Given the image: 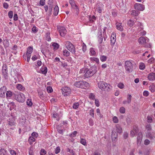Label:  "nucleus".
I'll return each instance as SVG.
<instances>
[{
	"label": "nucleus",
	"instance_id": "f257e3e1",
	"mask_svg": "<svg viewBox=\"0 0 155 155\" xmlns=\"http://www.w3.org/2000/svg\"><path fill=\"white\" fill-rule=\"evenodd\" d=\"M74 85L78 87L86 89V88L89 87V84L85 81H80L76 82L74 83Z\"/></svg>",
	"mask_w": 155,
	"mask_h": 155
},
{
	"label": "nucleus",
	"instance_id": "f03ea898",
	"mask_svg": "<svg viewBox=\"0 0 155 155\" xmlns=\"http://www.w3.org/2000/svg\"><path fill=\"white\" fill-rule=\"evenodd\" d=\"M98 87L101 90L109 91L111 89V86L104 81H100L98 84Z\"/></svg>",
	"mask_w": 155,
	"mask_h": 155
},
{
	"label": "nucleus",
	"instance_id": "7ed1b4c3",
	"mask_svg": "<svg viewBox=\"0 0 155 155\" xmlns=\"http://www.w3.org/2000/svg\"><path fill=\"white\" fill-rule=\"evenodd\" d=\"M66 48L72 53L75 52V48L73 45L70 41H65L64 42Z\"/></svg>",
	"mask_w": 155,
	"mask_h": 155
},
{
	"label": "nucleus",
	"instance_id": "20e7f679",
	"mask_svg": "<svg viewBox=\"0 0 155 155\" xmlns=\"http://www.w3.org/2000/svg\"><path fill=\"white\" fill-rule=\"evenodd\" d=\"M14 94L15 98L18 101L23 102L25 101V96L23 94L16 92Z\"/></svg>",
	"mask_w": 155,
	"mask_h": 155
},
{
	"label": "nucleus",
	"instance_id": "39448f33",
	"mask_svg": "<svg viewBox=\"0 0 155 155\" xmlns=\"http://www.w3.org/2000/svg\"><path fill=\"white\" fill-rule=\"evenodd\" d=\"M62 94L64 96H69L71 93V90L70 87H65L61 89Z\"/></svg>",
	"mask_w": 155,
	"mask_h": 155
},
{
	"label": "nucleus",
	"instance_id": "423d86ee",
	"mask_svg": "<svg viewBox=\"0 0 155 155\" xmlns=\"http://www.w3.org/2000/svg\"><path fill=\"white\" fill-rule=\"evenodd\" d=\"M84 73H85L84 77L86 78H88L93 76L95 72L93 71L91 69H86L84 70Z\"/></svg>",
	"mask_w": 155,
	"mask_h": 155
},
{
	"label": "nucleus",
	"instance_id": "0eeeda50",
	"mask_svg": "<svg viewBox=\"0 0 155 155\" xmlns=\"http://www.w3.org/2000/svg\"><path fill=\"white\" fill-rule=\"evenodd\" d=\"M125 68L126 70L129 73L132 72L133 67L132 63L130 61H128L125 62Z\"/></svg>",
	"mask_w": 155,
	"mask_h": 155
},
{
	"label": "nucleus",
	"instance_id": "6e6552de",
	"mask_svg": "<svg viewBox=\"0 0 155 155\" xmlns=\"http://www.w3.org/2000/svg\"><path fill=\"white\" fill-rule=\"evenodd\" d=\"M134 8L137 11H143L145 9L144 5L139 3H136L134 5Z\"/></svg>",
	"mask_w": 155,
	"mask_h": 155
},
{
	"label": "nucleus",
	"instance_id": "1a4fd4ad",
	"mask_svg": "<svg viewBox=\"0 0 155 155\" xmlns=\"http://www.w3.org/2000/svg\"><path fill=\"white\" fill-rule=\"evenodd\" d=\"M60 35L62 37L64 36L66 34V30L65 28L63 27H60L58 28Z\"/></svg>",
	"mask_w": 155,
	"mask_h": 155
},
{
	"label": "nucleus",
	"instance_id": "9d476101",
	"mask_svg": "<svg viewBox=\"0 0 155 155\" xmlns=\"http://www.w3.org/2000/svg\"><path fill=\"white\" fill-rule=\"evenodd\" d=\"M7 88L5 86L1 87L0 88V97H2L5 96V94L6 92Z\"/></svg>",
	"mask_w": 155,
	"mask_h": 155
},
{
	"label": "nucleus",
	"instance_id": "9b49d317",
	"mask_svg": "<svg viewBox=\"0 0 155 155\" xmlns=\"http://www.w3.org/2000/svg\"><path fill=\"white\" fill-rule=\"evenodd\" d=\"M138 41L140 44L144 45L146 42V39L144 37H141L139 38Z\"/></svg>",
	"mask_w": 155,
	"mask_h": 155
},
{
	"label": "nucleus",
	"instance_id": "f8f14e48",
	"mask_svg": "<svg viewBox=\"0 0 155 155\" xmlns=\"http://www.w3.org/2000/svg\"><path fill=\"white\" fill-rule=\"evenodd\" d=\"M136 28L138 31H140L143 29V26L141 23L139 22H138Z\"/></svg>",
	"mask_w": 155,
	"mask_h": 155
},
{
	"label": "nucleus",
	"instance_id": "ddd939ff",
	"mask_svg": "<svg viewBox=\"0 0 155 155\" xmlns=\"http://www.w3.org/2000/svg\"><path fill=\"white\" fill-rule=\"evenodd\" d=\"M147 78L150 81H153L155 80V74L154 73H151L148 75Z\"/></svg>",
	"mask_w": 155,
	"mask_h": 155
},
{
	"label": "nucleus",
	"instance_id": "4468645a",
	"mask_svg": "<svg viewBox=\"0 0 155 155\" xmlns=\"http://www.w3.org/2000/svg\"><path fill=\"white\" fill-rule=\"evenodd\" d=\"M130 12L131 15L134 16H137L140 13V12L138 11L134 10L131 11Z\"/></svg>",
	"mask_w": 155,
	"mask_h": 155
},
{
	"label": "nucleus",
	"instance_id": "2eb2a0df",
	"mask_svg": "<svg viewBox=\"0 0 155 155\" xmlns=\"http://www.w3.org/2000/svg\"><path fill=\"white\" fill-rule=\"evenodd\" d=\"M112 140V141L115 142V139L117 137V134L115 132H112L111 135Z\"/></svg>",
	"mask_w": 155,
	"mask_h": 155
},
{
	"label": "nucleus",
	"instance_id": "dca6fc26",
	"mask_svg": "<svg viewBox=\"0 0 155 155\" xmlns=\"http://www.w3.org/2000/svg\"><path fill=\"white\" fill-rule=\"evenodd\" d=\"M142 134L141 132H139L138 134V137L137 138V143L140 144L141 143L142 138Z\"/></svg>",
	"mask_w": 155,
	"mask_h": 155
},
{
	"label": "nucleus",
	"instance_id": "f3484780",
	"mask_svg": "<svg viewBox=\"0 0 155 155\" xmlns=\"http://www.w3.org/2000/svg\"><path fill=\"white\" fill-rule=\"evenodd\" d=\"M12 92L10 91H6V97L7 99H9L12 96Z\"/></svg>",
	"mask_w": 155,
	"mask_h": 155
},
{
	"label": "nucleus",
	"instance_id": "a211bd4d",
	"mask_svg": "<svg viewBox=\"0 0 155 155\" xmlns=\"http://www.w3.org/2000/svg\"><path fill=\"white\" fill-rule=\"evenodd\" d=\"M17 88L20 91H23L25 90V88L21 84H18L16 85Z\"/></svg>",
	"mask_w": 155,
	"mask_h": 155
},
{
	"label": "nucleus",
	"instance_id": "6ab92c4d",
	"mask_svg": "<svg viewBox=\"0 0 155 155\" xmlns=\"http://www.w3.org/2000/svg\"><path fill=\"white\" fill-rule=\"evenodd\" d=\"M41 72L44 74H46L47 72V68L46 67H42L40 70Z\"/></svg>",
	"mask_w": 155,
	"mask_h": 155
},
{
	"label": "nucleus",
	"instance_id": "aec40b11",
	"mask_svg": "<svg viewBox=\"0 0 155 155\" xmlns=\"http://www.w3.org/2000/svg\"><path fill=\"white\" fill-rule=\"evenodd\" d=\"M116 26L117 28L119 30H120L121 31H122L123 30V28L122 26L119 23H116Z\"/></svg>",
	"mask_w": 155,
	"mask_h": 155
},
{
	"label": "nucleus",
	"instance_id": "412c9836",
	"mask_svg": "<svg viewBox=\"0 0 155 155\" xmlns=\"http://www.w3.org/2000/svg\"><path fill=\"white\" fill-rule=\"evenodd\" d=\"M59 12V8L58 6H56L54 8V14L55 15H57Z\"/></svg>",
	"mask_w": 155,
	"mask_h": 155
},
{
	"label": "nucleus",
	"instance_id": "4be33fe9",
	"mask_svg": "<svg viewBox=\"0 0 155 155\" xmlns=\"http://www.w3.org/2000/svg\"><path fill=\"white\" fill-rule=\"evenodd\" d=\"M134 21H133L132 20L130 19L127 22V25L130 27H131L134 25Z\"/></svg>",
	"mask_w": 155,
	"mask_h": 155
},
{
	"label": "nucleus",
	"instance_id": "5701e85b",
	"mask_svg": "<svg viewBox=\"0 0 155 155\" xmlns=\"http://www.w3.org/2000/svg\"><path fill=\"white\" fill-rule=\"evenodd\" d=\"M69 3L71 6V8H74L76 5L74 0H69Z\"/></svg>",
	"mask_w": 155,
	"mask_h": 155
},
{
	"label": "nucleus",
	"instance_id": "b1692460",
	"mask_svg": "<svg viewBox=\"0 0 155 155\" xmlns=\"http://www.w3.org/2000/svg\"><path fill=\"white\" fill-rule=\"evenodd\" d=\"M111 44L112 46H113L116 41V38L114 37H112L111 36Z\"/></svg>",
	"mask_w": 155,
	"mask_h": 155
},
{
	"label": "nucleus",
	"instance_id": "393cba45",
	"mask_svg": "<svg viewBox=\"0 0 155 155\" xmlns=\"http://www.w3.org/2000/svg\"><path fill=\"white\" fill-rule=\"evenodd\" d=\"M33 50V48L31 47H29L27 48L26 53L31 54Z\"/></svg>",
	"mask_w": 155,
	"mask_h": 155
},
{
	"label": "nucleus",
	"instance_id": "a878e982",
	"mask_svg": "<svg viewBox=\"0 0 155 155\" xmlns=\"http://www.w3.org/2000/svg\"><path fill=\"white\" fill-rule=\"evenodd\" d=\"M116 130L117 132L119 133H120L122 132V128L118 125L116 127Z\"/></svg>",
	"mask_w": 155,
	"mask_h": 155
},
{
	"label": "nucleus",
	"instance_id": "bb28decb",
	"mask_svg": "<svg viewBox=\"0 0 155 155\" xmlns=\"http://www.w3.org/2000/svg\"><path fill=\"white\" fill-rule=\"evenodd\" d=\"M63 54L64 55L67 57L69 55L70 52L67 50L65 49L63 51Z\"/></svg>",
	"mask_w": 155,
	"mask_h": 155
},
{
	"label": "nucleus",
	"instance_id": "cd10ccee",
	"mask_svg": "<svg viewBox=\"0 0 155 155\" xmlns=\"http://www.w3.org/2000/svg\"><path fill=\"white\" fill-rule=\"evenodd\" d=\"M35 139L32 137H30L29 138L28 141L30 142V143L31 144L32 143L35 141Z\"/></svg>",
	"mask_w": 155,
	"mask_h": 155
},
{
	"label": "nucleus",
	"instance_id": "c85d7f7f",
	"mask_svg": "<svg viewBox=\"0 0 155 155\" xmlns=\"http://www.w3.org/2000/svg\"><path fill=\"white\" fill-rule=\"evenodd\" d=\"M107 58V57L104 55H101L100 57V60L102 61H105L106 60Z\"/></svg>",
	"mask_w": 155,
	"mask_h": 155
},
{
	"label": "nucleus",
	"instance_id": "c756f323",
	"mask_svg": "<svg viewBox=\"0 0 155 155\" xmlns=\"http://www.w3.org/2000/svg\"><path fill=\"white\" fill-rule=\"evenodd\" d=\"M72 8L75 10V13L77 15H78L79 13V9L77 5H76L74 8Z\"/></svg>",
	"mask_w": 155,
	"mask_h": 155
},
{
	"label": "nucleus",
	"instance_id": "7c9ffc66",
	"mask_svg": "<svg viewBox=\"0 0 155 155\" xmlns=\"http://www.w3.org/2000/svg\"><path fill=\"white\" fill-rule=\"evenodd\" d=\"M3 45L5 47H8L9 46V42L7 40H4L3 41Z\"/></svg>",
	"mask_w": 155,
	"mask_h": 155
},
{
	"label": "nucleus",
	"instance_id": "2f4dec72",
	"mask_svg": "<svg viewBox=\"0 0 155 155\" xmlns=\"http://www.w3.org/2000/svg\"><path fill=\"white\" fill-rule=\"evenodd\" d=\"M46 40L48 41H50L51 40V38L50 36V33L47 32L46 34Z\"/></svg>",
	"mask_w": 155,
	"mask_h": 155
},
{
	"label": "nucleus",
	"instance_id": "473e14b6",
	"mask_svg": "<svg viewBox=\"0 0 155 155\" xmlns=\"http://www.w3.org/2000/svg\"><path fill=\"white\" fill-rule=\"evenodd\" d=\"M7 72L8 71H2V74L5 79H7L8 77V74Z\"/></svg>",
	"mask_w": 155,
	"mask_h": 155
},
{
	"label": "nucleus",
	"instance_id": "72a5a7b5",
	"mask_svg": "<svg viewBox=\"0 0 155 155\" xmlns=\"http://www.w3.org/2000/svg\"><path fill=\"white\" fill-rule=\"evenodd\" d=\"M131 95L129 94L127 95V103L128 104H130L131 102Z\"/></svg>",
	"mask_w": 155,
	"mask_h": 155
},
{
	"label": "nucleus",
	"instance_id": "f704fd0d",
	"mask_svg": "<svg viewBox=\"0 0 155 155\" xmlns=\"http://www.w3.org/2000/svg\"><path fill=\"white\" fill-rule=\"evenodd\" d=\"M150 90L152 92H154L155 91V86L154 85L150 86L149 87Z\"/></svg>",
	"mask_w": 155,
	"mask_h": 155
},
{
	"label": "nucleus",
	"instance_id": "c9c22d12",
	"mask_svg": "<svg viewBox=\"0 0 155 155\" xmlns=\"http://www.w3.org/2000/svg\"><path fill=\"white\" fill-rule=\"evenodd\" d=\"M147 136L148 138L151 139H153V138L154 137V136L150 132H149L148 133L147 135Z\"/></svg>",
	"mask_w": 155,
	"mask_h": 155
},
{
	"label": "nucleus",
	"instance_id": "e433bc0d",
	"mask_svg": "<svg viewBox=\"0 0 155 155\" xmlns=\"http://www.w3.org/2000/svg\"><path fill=\"white\" fill-rule=\"evenodd\" d=\"M133 130L135 132V134H137L139 131L138 128L137 127L134 126L133 127Z\"/></svg>",
	"mask_w": 155,
	"mask_h": 155
},
{
	"label": "nucleus",
	"instance_id": "4c0bfd02",
	"mask_svg": "<svg viewBox=\"0 0 155 155\" xmlns=\"http://www.w3.org/2000/svg\"><path fill=\"white\" fill-rule=\"evenodd\" d=\"M91 60L92 61H95L97 63H98L99 61V59L97 58L92 57L91 58Z\"/></svg>",
	"mask_w": 155,
	"mask_h": 155
},
{
	"label": "nucleus",
	"instance_id": "58836bf2",
	"mask_svg": "<svg viewBox=\"0 0 155 155\" xmlns=\"http://www.w3.org/2000/svg\"><path fill=\"white\" fill-rule=\"evenodd\" d=\"M113 121L114 123H117L118 122V120L117 117L116 116H114L113 118Z\"/></svg>",
	"mask_w": 155,
	"mask_h": 155
},
{
	"label": "nucleus",
	"instance_id": "ea45409f",
	"mask_svg": "<svg viewBox=\"0 0 155 155\" xmlns=\"http://www.w3.org/2000/svg\"><path fill=\"white\" fill-rule=\"evenodd\" d=\"M27 105L29 106H31L32 105V103L30 100H27L26 102Z\"/></svg>",
	"mask_w": 155,
	"mask_h": 155
},
{
	"label": "nucleus",
	"instance_id": "a19ab883",
	"mask_svg": "<svg viewBox=\"0 0 155 155\" xmlns=\"http://www.w3.org/2000/svg\"><path fill=\"white\" fill-rule=\"evenodd\" d=\"M145 65L143 63H141L140 64L139 68L141 70H143L145 68Z\"/></svg>",
	"mask_w": 155,
	"mask_h": 155
},
{
	"label": "nucleus",
	"instance_id": "79ce46f5",
	"mask_svg": "<svg viewBox=\"0 0 155 155\" xmlns=\"http://www.w3.org/2000/svg\"><path fill=\"white\" fill-rule=\"evenodd\" d=\"M8 71L7 66L6 64H4L2 66V71Z\"/></svg>",
	"mask_w": 155,
	"mask_h": 155
},
{
	"label": "nucleus",
	"instance_id": "37998d69",
	"mask_svg": "<svg viewBox=\"0 0 155 155\" xmlns=\"http://www.w3.org/2000/svg\"><path fill=\"white\" fill-rule=\"evenodd\" d=\"M52 46L54 47V49L57 50L59 47V45L57 43H54L52 44Z\"/></svg>",
	"mask_w": 155,
	"mask_h": 155
},
{
	"label": "nucleus",
	"instance_id": "c03bdc74",
	"mask_svg": "<svg viewBox=\"0 0 155 155\" xmlns=\"http://www.w3.org/2000/svg\"><path fill=\"white\" fill-rule=\"evenodd\" d=\"M29 155H34V152L32 150V147H31L29 150Z\"/></svg>",
	"mask_w": 155,
	"mask_h": 155
},
{
	"label": "nucleus",
	"instance_id": "a18cd8bd",
	"mask_svg": "<svg viewBox=\"0 0 155 155\" xmlns=\"http://www.w3.org/2000/svg\"><path fill=\"white\" fill-rule=\"evenodd\" d=\"M117 86L120 89H122L124 87V85L123 84L120 83L118 84Z\"/></svg>",
	"mask_w": 155,
	"mask_h": 155
},
{
	"label": "nucleus",
	"instance_id": "49530a36",
	"mask_svg": "<svg viewBox=\"0 0 155 155\" xmlns=\"http://www.w3.org/2000/svg\"><path fill=\"white\" fill-rule=\"evenodd\" d=\"M94 110L93 109H91V110H90L89 112L90 115H91L93 117H94Z\"/></svg>",
	"mask_w": 155,
	"mask_h": 155
},
{
	"label": "nucleus",
	"instance_id": "de8ad7c7",
	"mask_svg": "<svg viewBox=\"0 0 155 155\" xmlns=\"http://www.w3.org/2000/svg\"><path fill=\"white\" fill-rule=\"evenodd\" d=\"M125 109L124 107H122L120 108V113L124 114L125 113Z\"/></svg>",
	"mask_w": 155,
	"mask_h": 155
},
{
	"label": "nucleus",
	"instance_id": "09e8293b",
	"mask_svg": "<svg viewBox=\"0 0 155 155\" xmlns=\"http://www.w3.org/2000/svg\"><path fill=\"white\" fill-rule=\"evenodd\" d=\"M79 104L78 103H75L73 105V107L74 108L76 109L78 108Z\"/></svg>",
	"mask_w": 155,
	"mask_h": 155
},
{
	"label": "nucleus",
	"instance_id": "8fccbe9b",
	"mask_svg": "<svg viewBox=\"0 0 155 155\" xmlns=\"http://www.w3.org/2000/svg\"><path fill=\"white\" fill-rule=\"evenodd\" d=\"M95 95L93 93H91L89 96V97L90 98L94 100L95 99Z\"/></svg>",
	"mask_w": 155,
	"mask_h": 155
},
{
	"label": "nucleus",
	"instance_id": "3c124183",
	"mask_svg": "<svg viewBox=\"0 0 155 155\" xmlns=\"http://www.w3.org/2000/svg\"><path fill=\"white\" fill-rule=\"evenodd\" d=\"M8 15L10 18H12L13 16V12L11 11H10L8 12Z\"/></svg>",
	"mask_w": 155,
	"mask_h": 155
},
{
	"label": "nucleus",
	"instance_id": "603ef678",
	"mask_svg": "<svg viewBox=\"0 0 155 155\" xmlns=\"http://www.w3.org/2000/svg\"><path fill=\"white\" fill-rule=\"evenodd\" d=\"M80 142L81 144L84 145H85L86 144V140L84 139H81Z\"/></svg>",
	"mask_w": 155,
	"mask_h": 155
},
{
	"label": "nucleus",
	"instance_id": "864d4df0",
	"mask_svg": "<svg viewBox=\"0 0 155 155\" xmlns=\"http://www.w3.org/2000/svg\"><path fill=\"white\" fill-rule=\"evenodd\" d=\"M77 134V132L75 131H74L72 134H71L70 136L71 137H74L76 136Z\"/></svg>",
	"mask_w": 155,
	"mask_h": 155
},
{
	"label": "nucleus",
	"instance_id": "5fc2aeb1",
	"mask_svg": "<svg viewBox=\"0 0 155 155\" xmlns=\"http://www.w3.org/2000/svg\"><path fill=\"white\" fill-rule=\"evenodd\" d=\"M91 54L92 55H94L95 54L96 52L93 48H91L90 49Z\"/></svg>",
	"mask_w": 155,
	"mask_h": 155
},
{
	"label": "nucleus",
	"instance_id": "6e6d98bb",
	"mask_svg": "<svg viewBox=\"0 0 155 155\" xmlns=\"http://www.w3.org/2000/svg\"><path fill=\"white\" fill-rule=\"evenodd\" d=\"M60 150V147H57L55 149V153L56 154H58V153H59Z\"/></svg>",
	"mask_w": 155,
	"mask_h": 155
},
{
	"label": "nucleus",
	"instance_id": "4d7b16f0",
	"mask_svg": "<svg viewBox=\"0 0 155 155\" xmlns=\"http://www.w3.org/2000/svg\"><path fill=\"white\" fill-rule=\"evenodd\" d=\"M53 5L52 4H50V5L49 6V13H51L52 12V9L53 8Z\"/></svg>",
	"mask_w": 155,
	"mask_h": 155
},
{
	"label": "nucleus",
	"instance_id": "13d9d810",
	"mask_svg": "<svg viewBox=\"0 0 155 155\" xmlns=\"http://www.w3.org/2000/svg\"><path fill=\"white\" fill-rule=\"evenodd\" d=\"M47 90L48 93H51L52 91V89L51 87L48 86L47 88Z\"/></svg>",
	"mask_w": 155,
	"mask_h": 155
},
{
	"label": "nucleus",
	"instance_id": "bf43d9fd",
	"mask_svg": "<svg viewBox=\"0 0 155 155\" xmlns=\"http://www.w3.org/2000/svg\"><path fill=\"white\" fill-rule=\"evenodd\" d=\"M147 121L149 123H151L153 120L152 117L149 116L147 117Z\"/></svg>",
	"mask_w": 155,
	"mask_h": 155
},
{
	"label": "nucleus",
	"instance_id": "052dcab7",
	"mask_svg": "<svg viewBox=\"0 0 155 155\" xmlns=\"http://www.w3.org/2000/svg\"><path fill=\"white\" fill-rule=\"evenodd\" d=\"M146 128L148 130H150L151 129V126L150 124L147 125Z\"/></svg>",
	"mask_w": 155,
	"mask_h": 155
},
{
	"label": "nucleus",
	"instance_id": "680f3d73",
	"mask_svg": "<svg viewBox=\"0 0 155 155\" xmlns=\"http://www.w3.org/2000/svg\"><path fill=\"white\" fill-rule=\"evenodd\" d=\"M143 95L145 97H147L149 95V93L147 91H145L143 93Z\"/></svg>",
	"mask_w": 155,
	"mask_h": 155
},
{
	"label": "nucleus",
	"instance_id": "e2e57ef3",
	"mask_svg": "<svg viewBox=\"0 0 155 155\" xmlns=\"http://www.w3.org/2000/svg\"><path fill=\"white\" fill-rule=\"evenodd\" d=\"M10 152L11 155H16V153L15 151L12 150H10Z\"/></svg>",
	"mask_w": 155,
	"mask_h": 155
},
{
	"label": "nucleus",
	"instance_id": "0e129e2a",
	"mask_svg": "<svg viewBox=\"0 0 155 155\" xmlns=\"http://www.w3.org/2000/svg\"><path fill=\"white\" fill-rule=\"evenodd\" d=\"M126 122L128 125L130 124L131 122L130 119L128 117H127L126 119Z\"/></svg>",
	"mask_w": 155,
	"mask_h": 155
},
{
	"label": "nucleus",
	"instance_id": "69168bd1",
	"mask_svg": "<svg viewBox=\"0 0 155 155\" xmlns=\"http://www.w3.org/2000/svg\"><path fill=\"white\" fill-rule=\"evenodd\" d=\"M128 134L127 132H124L123 134V137L125 139H127L128 137Z\"/></svg>",
	"mask_w": 155,
	"mask_h": 155
},
{
	"label": "nucleus",
	"instance_id": "338daca9",
	"mask_svg": "<svg viewBox=\"0 0 155 155\" xmlns=\"http://www.w3.org/2000/svg\"><path fill=\"white\" fill-rule=\"evenodd\" d=\"M154 59L153 58H150L148 60V63H149L151 64L154 61Z\"/></svg>",
	"mask_w": 155,
	"mask_h": 155
},
{
	"label": "nucleus",
	"instance_id": "774afa93",
	"mask_svg": "<svg viewBox=\"0 0 155 155\" xmlns=\"http://www.w3.org/2000/svg\"><path fill=\"white\" fill-rule=\"evenodd\" d=\"M135 134V132L133 130H131L130 131V135L132 137H134Z\"/></svg>",
	"mask_w": 155,
	"mask_h": 155
}]
</instances>
